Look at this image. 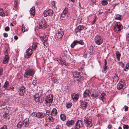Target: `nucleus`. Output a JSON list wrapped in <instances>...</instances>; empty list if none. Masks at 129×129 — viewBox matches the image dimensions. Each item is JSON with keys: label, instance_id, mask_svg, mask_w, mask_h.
<instances>
[{"label": "nucleus", "instance_id": "1", "mask_svg": "<svg viewBox=\"0 0 129 129\" xmlns=\"http://www.w3.org/2000/svg\"><path fill=\"white\" fill-rule=\"evenodd\" d=\"M72 57V55L70 54V55H68L64 54L62 55L61 57V60H59V61L58 60H57L56 61L58 62V63L59 64L61 65L63 64H65L67 66H68L69 65V64L68 63H66V62H71V61L72 59L71 58Z\"/></svg>", "mask_w": 129, "mask_h": 129}, {"label": "nucleus", "instance_id": "2", "mask_svg": "<svg viewBox=\"0 0 129 129\" xmlns=\"http://www.w3.org/2000/svg\"><path fill=\"white\" fill-rule=\"evenodd\" d=\"M34 74V71L33 69H26L24 75V77L27 78L30 76H33Z\"/></svg>", "mask_w": 129, "mask_h": 129}, {"label": "nucleus", "instance_id": "3", "mask_svg": "<svg viewBox=\"0 0 129 129\" xmlns=\"http://www.w3.org/2000/svg\"><path fill=\"white\" fill-rule=\"evenodd\" d=\"M113 27L115 31H120L123 28L122 25L119 22L115 23Z\"/></svg>", "mask_w": 129, "mask_h": 129}, {"label": "nucleus", "instance_id": "4", "mask_svg": "<svg viewBox=\"0 0 129 129\" xmlns=\"http://www.w3.org/2000/svg\"><path fill=\"white\" fill-rule=\"evenodd\" d=\"M53 100V96L52 94H49L47 96L45 99L46 104L47 106H49Z\"/></svg>", "mask_w": 129, "mask_h": 129}, {"label": "nucleus", "instance_id": "5", "mask_svg": "<svg viewBox=\"0 0 129 129\" xmlns=\"http://www.w3.org/2000/svg\"><path fill=\"white\" fill-rule=\"evenodd\" d=\"M46 21L44 20H41L38 23V27L40 29H43L46 27Z\"/></svg>", "mask_w": 129, "mask_h": 129}, {"label": "nucleus", "instance_id": "6", "mask_svg": "<svg viewBox=\"0 0 129 129\" xmlns=\"http://www.w3.org/2000/svg\"><path fill=\"white\" fill-rule=\"evenodd\" d=\"M63 34V30L60 29L56 33L55 37L56 40L59 39L62 37Z\"/></svg>", "mask_w": 129, "mask_h": 129}, {"label": "nucleus", "instance_id": "7", "mask_svg": "<svg viewBox=\"0 0 129 129\" xmlns=\"http://www.w3.org/2000/svg\"><path fill=\"white\" fill-rule=\"evenodd\" d=\"M84 121L86 126L88 128L91 127L92 126L93 124L91 119L84 117Z\"/></svg>", "mask_w": 129, "mask_h": 129}, {"label": "nucleus", "instance_id": "8", "mask_svg": "<svg viewBox=\"0 0 129 129\" xmlns=\"http://www.w3.org/2000/svg\"><path fill=\"white\" fill-rule=\"evenodd\" d=\"M95 42L98 45H100L103 42V39L101 36L99 35H97L94 38Z\"/></svg>", "mask_w": 129, "mask_h": 129}, {"label": "nucleus", "instance_id": "9", "mask_svg": "<svg viewBox=\"0 0 129 129\" xmlns=\"http://www.w3.org/2000/svg\"><path fill=\"white\" fill-rule=\"evenodd\" d=\"M43 14L45 17L47 16H51L53 14V11L51 9L46 10L44 11Z\"/></svg>", "mask_w": 129, "mask_h": 129}, {"label": "nucleus", "instance_id": "10", "mask_svg": "<svg viewBox=\"0 0 129 129\" xmlns=\"http://www.w3.org/2000/svg\"><path fill=\"white\" fill-rule=\"evenodd\" d=\"M34 100L36 102H38L40 103H43L44 100L43 97H41V98L39 97V94H36L34 96Z\"/></svg>", "mask_w": 129, "mask_h": 129}, {"label": "nucleus", "instance_id": "11", "mask_svg": "<svg viewBox=\"0 0 129 129\" xmlns=\"http://www.w3.org/2000/svg\"><path fill=\"white\" fill-rule=\"evenodd\" d=\"M99 94V92L97 90H93L91 93L90 96L93 99H97Z\"/></svg>", "mask_w": 129, "mask_h": 129}, {"label": "nucleus", "instance_id": "12", "mask_svg": "<svg viewBox=\"0 0 129 129\" xmlns=\"http://www.w3.org/2000/svg\"><path fill=\"white\" fill-rule=\"evenodd\" d=\"M39 36L42 41H44L43 43V45L45 46V44H46V41L47 40L46 35L43 33H40L39 34Z\"/></svg>", "mask_w": 129, "mask_h": 129}, {"label": "nucleus", "instance_id": "13", "mask_svg": "<svg viewBox=\"0 0 129 129\" xmlns=\"http://www.w3.org/2000/svg\"><path fill=\"white\" fill-rule=\"evenodd\" d=\"M33 50L31 49H27L24 53V56L26 58H29L33 53Z\"/></svg>", "mask_w": 129, "mask_h": 129}, {"label": "nucleus", "instance_id": "14", "mask_svg": "<svg viewBox=\"0 0 129 129\" xmlns=\"http://www.w3.org/2000/svg\"><path fill=\"white\" fill-rule=\"evenodd\" d=\"M84 42H83L82 40H80L79 41L76 40L74 41L71 45V47L72 48H74V46L78 44H80L81 45H83Z\"/></svg>", "mask_w": 129, "mask_h": 129}, {"label": "nucleus", "instance_id": "15", "mask_svg": "<svg viewBox=\"0 0 129 129\" xmlns=\"http://www.w3.org/2000/svg\"><path fill=\"white\" fill-rule=\"evenodd\" d=\"M68 13L67 11V9L65 8L63 10L62 13L61 15V17L67 18L68 17Z\"/></svg>", "mask_w": 129, "mask_h": 129}, {"label": "nucleus", "instance_id": "16", "mask_svg": "<svg viewBox=\"0 0 129 129\" xmlns=\"http://www.w3.org/2000/svg\"><path fill=\"white\" fill-rule=\"evenodd\" d=\"M91 92L90 90L86 89L83 93V96L84 98H87L89 97L90 98Z\"/></svg>", "mask_w": 129, "mask_h": 129}, {"label": "nucleus", "instance_id": "17", "mask_svg": "<svg viewBox=\"0 0 129 129\" xmlns=\"http://www.w3.org/2000/svg\"><path fill=\"white\" fill-rule=\"evenodd\" d=\"M83 124L82 122L80 120H78L75 124V127L79 129L82 127Z\"/></svg>", "mask_w": 129, "mask_h": 129}, {"label": "nucleus", "instance_id": "18", "mask_svg": "<svg viewBox=\"0 0 129 129\" xmlns=\"http://www.w3.org/2000/svg\"><path fill=\"white\" fill-rule=\"evenodd\" d=\"M72 98L74 101H76L78 99L79 94H75V93H72L71 94Z\"/></svg>", "mask_w": 129, "mask_h": 129}, {"label": "nucleus", "instance_id": "19", "mask_svg": "<svg viewBox=\"0 0 129 129\" xmlns=\"http://www.w3.org/2000/svg\"><path fill=\"white\" fill-rule=\"evenodd\" d=\"M7 50H6V55L3 61V63L5 64L7 63L9 60V56L7 55Z\"/></svg>", "mask_w": 129, "mask_h": 129}, {"label": "nucleus", "instance_id": "20", "mask_svg": "<svg viewBox=\"0 0 129 129\" xmlns=\"http://www.w3.org/2000/svg\"><path fill=\"white\" fill-rule=\"evenodd\" d=\"M87 106V103L84 101H82L81 102V104L80 105V107L82 109H86Z\"/></svg>", "mask_w": 129, "mask_h": 129}, {"label": "nucleus", "instance_id": "21", "mask_svg": "<svg viewBox=\"0 0 129 129\" xmlns=\"http://www.w3.org/2000/svg\"><path fill=\"white\" fill-rule=\"evenodd\" d=\"M45 120L47 122H50L54 121V119L51 116L48 115L46 117Z\"/></svg>", "mask_w": 129, "mask_h": 129}, {"label": "nucleus", "instance_id": "22", "mask_svg": "<svg viewBox=\"0 0 129 129\" xmlns=\"http://www.w3.org/2000/svg\"><path fill=\"white\" fill-rule=\"evenodd\" d=\"M25 88L23 86H22L21 88L19 89V94L21 96H23L25 92Z\"/></svg>", "mask_w": 129, "mask_h": 129}, {"label": "nucleus", "instance_id": "23", "mask_svg": "<svg viewBox=\"0 0 129 129\" xmlns=\"http://www.w3.org/2000/svg\"><path fill=\"white\" fill-rule=\"evenodd\" d=\"M84 27L83 25H79L75 29V32L76 33L79 32L82 30Z\"/></svg>", "mask_w": 129, "mask_h": 129}, {"label": "nucleus", "instance_id": "24", "mask_svg": "<svg viewBox=\"0 0 129 129\" xmlns=\"http://www.w3.org/2000/svg\"><path fill=\"white\" fill-rule=\"evenodd\" d=\"M36 116L37 118H43L45 117L46 115L44 113L40 112L37 113Z\"/></svg>", "mask_w": 129, "mask_h": 129}, {"label": "nucleus", "instance_id": "25", "mask_svg": "<svg viewBox=\"0 0 129 129\" xmlns=\"http://www.w3.org/2000/svg\"><path fill=\"white\" fill-rule=\"evenodd\" d=\"M74 121L73 120H69L67 121L66 124L68 126H71L74 125Z\"/></svg>", "mask_w": 129, "mask_h": 129}, {"label": "nucleus", "instance_id": "26", "mask_svg": "<svg viewBox=\"0 0 129 129\" xmlns=\"http://www.w3.org/2000/svg\"><path fill=\"white\" fill-rule=\"evenodd\" d=\"M22 122L23 123V124L24 125L25 127L27 126L29 123V119L26 118L23 121H22Z\"/></svg>", "mask_w": 129, "mask_h": 129}, {"label": "nucleus", "instance_id": "27", "mask_svg": "<svg viewBox=\"0 0 129 129\" xmlns=\"http://www.w3.org/2000/svg\"><path fill=\"white\" fill-rule=\"evenodd\" d=\"M106 96V94L103 92L100 95V97L99 98V99H101L102 101L104 102V100L105 99Z\"/></svg>", "mask_w": 129, "mask_h": 129}, {"label": "nucleus", "instance_id": "28", "mask_svg": "<svg viewBox=\"0 0 129 129\" xmlns=\"http://www.w3.org/2000/svg\"><path fill=\"white\" fill-rule=\"evenodd\" d=\"M57 114V111L56 109L55 108H53L51 111V115L53 116H55Z\"/></svg>", "mask_w": 129, "mask_h": 129}, {"label": "nucleus", "instance_id": "29", "mask_svg": "<svg viewBox=\"0 0 129 129\" xmlns=\"http://www.w3.org/2000/svg\"><path fill=\"white\" fill-rule=\"evenodd\" d=\"M35 7H33L30 9V13L34 16L35 15Z\"/></svg>", "mask_w": 129, "mask_h": 129}, {"label": "nucleus", "instance_id": "30", "mask_svg": "<svg viewBox=\"0 0 129 129\" xmlns=\"http://www.w3.org/2000/svg\"><path fill=\"white\" fill-rule=\"evenodd\" d=\"M122 18L121 15L118 14H117L115 15V20H121Z\"/></svg>", "mask_w": 129, "mask_h": 129}, {"label": "nucleus", "instance_id": "31", "mask_svg": "<svg viewBox=\"0 0 129 129\" xmlns=\"http://www.w3.org/2000/svg\"><path fill=\"white\" fill-rule=\"evenodd\" d=\"M80 72H75L73 73V76L75 77H78L80 75Z\"/></svg>", "mask_w": 129, "mask_h": 129}, {"label": "nucleus", "instance_id": "32", "mask_svg": "<svg viewBox=\"0 0 129 129\" xmlns=\"http://www.w3.org/2000/svg\"><path fill=\"white\" fill-rule=\"evenodd\" d=\"M22 31L23 33H24L26 31H27L28 30V29L26 28L25 29V28L24 26V25L23 24L22 26Z\"/></svg>", "mask_w": 129, "mask_h": 129}, {"label": "nucleus", "instance_id": "33", "mask_svg": "<svg viewBox=\"0 0 129 129\" xmlns=\"http://www.w3.org/2000/svg\"><path fill=\"white\" fill-rule=\"evenodd\" d=\"M9 83L8 81H6L3 86V87L5 89L7 88L9 86Z\"/></svg>", "mask_w": 129, "mask_h": 129}, {"label": "nucleus", "instance_id": "34", "mask_svg": "<svg viewBox=\"0 0 129 129\" xmlns=\"http://www.w3.org/2000/svg\"><path fill=\"white\" fill-rule=\"evenodd\" d=\"M116 54L117 58L119 60L120 59L121 56L119 52L118 51H116Z\"/></svg>", "mask_w": 129, "mask_h": 129}, {"label": "nucleus", "instance_id": "35", "mask_svg": "<svg viewBox=\"0 0 129 129\" xmlns=\"http://www.w3.org/2000/svg\"><path fill=\"white\" fill-rule=\"evenodd\" d=\"M60 117L61 120L63 121H64L66 119V116L64 114H61L60 115Z\"/></svg>", "mask_w": 129, "mask_h": 129}, {"label": "nucleus", "instance_id": "36", "mask_svg": "<svg viewBox=\"0 0 129 129\" xmlns=\"http://www.w3.org/2000/svg\"><path fill=\"white\" fill-rule=\"evenodd\" d=\"M123 87V85L120 83H118L117 85V88L118 90L122 89Z\"/></svg>", "mask_w": 129, "mask_h": 129}, {"label": "nucleus", "instance_id": "37", "mask_svg": "<svg viewBox=\"0 0 129 129\" xmlns=\"http://www.w3.org/2000/svg\"><path fill=\"white\" fill-rule=\"evenodd\" d=\"M23 123L22 122L20 121L17 125V127L20 128L23 125Z\"/></svg>", "mask_w": 129, "mask_h": 129}, {"label": "nucleus", "instance_id": "38", "mask_svg": "<svg viewBox=\"0 0 129 129\" xmlns=\"http://www.w3.org/2000/svg\"><path fill=\"white\" fill-rule=\"evenodd\" d=\"M4 117L6 119H9L10 118V116L8 114L5 113L3 115Z\"/></svg>", "mask_w": 129, "mask_h": 129}, {"label": "nucleus", "instance_id": "39", "mask_svg": "<svg viewBox=\"0 0 129 129\" xmlns=\"http://www.w3.org/2000/svg\"><path fill=\"white\" fill-rule=\"evenodd\" d=\"M5 14L3 12V10L1 9H0V15L2 16H3L5 15Z\"/></svg>", "mask_w": 129, "mask_h": 129}, {"label": "nucleus", "instance_id": "40", "mask_svg": "<svg viewBox=\"0 0 129 129\" xmlns=\"http://www.w3.org/2000/svg\"><path fill=\"white\" fill-rule=\"evenodd\" d=\"M107 62L106 60L105 61V64L103 66V68L104 69V70L105 71L107 69Z\"/></svg>", "mask_w": 129, "mask_h": 129}, {"label": "nucleus", "instance_id": "41", "mask_svg": "<svg viewBox=\"0 0 129 129\" xmlns=\"http://www.w3.org/2000/svg\"><path fill=\"white\" fill-rule=\"evenodd\" d=\"M118 80V77L116 74H115V76H114L113 78V80L114 81H115L116 82Z\"/></svg>", "mask_w": 129, "mask_h": 129}, {"label": "nucleus", "instance_id": "42", "mask_svg": "<svg viewBox=\"0 0 129 129\" xmlns=\"http://www.w3.org/2000/svg\"><path fill=\"white\" fill-rule=\"evenodd\" d=\"M102 3L103 5H106L108 4V2L107 1L105 0H103L102 1Z\"/></svg>", "mask_w": 129, "mask_h": 129}, {"label": "nucleus", "instance_id": "43", "mask_svg": "<svg viewBox=\"0 0 129 129\" xmlns=\"http://www.w3.org/2000/svg\"><path fill=\"white\" fill-rule=\"evenodd\" d=\"M72 104L71 103H68L66 106L68 108H70Z\"/></svg>", "mask_w": 129, "mask_h": 129}, {"label": "nucleus", "instance_id": "44", "mask_svg": "<svg viewBox=\"0 0 129 129\" xmlns=\"http://www.w3.org/2000/svg\"><path fill=\"white\" fill-rule=\"evenodd\" d=\"M52 6L54 7V8H56V7L55 6V1H53L52 3Z\"/></svg>", "mask_w": 129, "mask_h": 129}, {"label": "nucleus", "instance_id": "45", "mask_svg": "<svg viewBox=\"0 0 129 129\" xmlns=\"http://www.w3.org/2000/svg\"><path fill=\"white\" fill-rule=\"evenodd\" d=\"M83 77L81 76L80 77H79L76 80L78 81H80L83 79Z\"/></svg>", "mask_w": 129, "mask_h": 129}, {"label": "nucleus", "instance_id": "46", "mask_svg": "<svg viewBox=\"0 0 129 129\" xmlns=\"http://www.w3.org/2000/svg\"><path fill=\"white\" fill-rule=\"evenodd\" d=\"M128 67L129 66L128 65V66L127 67V64H126L125 68L124 69V70L126 72L128 70Z\"/></svg>", "mask_w": 129, "mask_h": 129}, {"label": "nucleus", "instance_id": "47", "mask_svg": "<svg viewBox=\"0 0 129 129\" xmlns=\"http://www.w3.org/2000/svg\"><path fill=\"white\" fill-rule=\"evenodd\" d=\"M3 70V68H0V76L2 75Z\"/></svg>", "mask_w": 129, "mask_h": 129}, {"label": "nucleus", "instance_id": "48", "mask_svg": "<svg viewBox=\"0 0 129 129\" xmlns=\"http://www.w3.org/2000/svg\"><path fill=\"white\" fill-rule=\"evenodd\" d=\"M37 113H33L31 115V116L33 117H37V116H36Z\"/></svg>", "mask_w": 129, "mask_h": 129}, {"label": "nucleus", "instance_id": "49", "mask_svg": "<svg viewBox=\"0 0 129 129\" xmlns=\"http://www.w3.org/2000/svg\"><path fill=\"white\" fill-rule=\"evenodd\" d=\"M14 7L15 8H16L18 5V2L16 1H15L14 2Z\"/></svg>", "mask_w": 129, "mask_h": 129}, {"label": "nucleus", "instance_id": "50", "mask_svg": "<svg viewBox=\"0 0 129 129\" xmlns=\"http://www.w3.org/2000/svg\"><path fill=\"white\" fill-rule=\"evenodd\" d=\"M129 127L128 125H124L123 126V128L124 129H127Z\"/></svg>", "mask_w": 129, "mask_h": 129}, {"label": "nucleus", "instance_id": "51", "mask_svg": "<svg viewBox=\"0 0 129 129\" xmlns=\"http://www.w3.org/2000/svg\"><path fill=\"white\" fill-rule=\"evenodd\" d=\"M10 29L9 27V26H7L5 28V30L6 31H8Z\"/></svg>", "mask_w": 129, "mask_h": 129}, {"label": "nucleus", "instance_id": "52", "mask_svg": "<svg viewBox=\"0 0 129 129\" xmlns=\"http://www.w3.org/2000/svg\"><path fill=\"white\" fill-rule=\"evenodd\" d=\"M119 65L122 67H124V64L122 62H119Z\"/></svg>", "mask_w": 129, "mask_h": 129}, {"label": "nucleus", "instance_id": "53", "mask_svg": "<svg viewBox=\"0 0 129 129\" xmlns=\"http://www.w3.org/2000/svg\"><path fill=\"white\" fill-rule=\"evenodd\" d=\"M7 127L6 125H4L3 127H1L0 129H7Z\"/></svg>", "mask_w": 129, "mask_h": 129}, {"label": "nucleus", "instance_id": "54", "mask_svg": "<svg viewBox=\"0 0 129 129\" xmlns=\"http://www.w3.org/2000/svg\"><path fill=\"white\" fill-rule=\"evenodd\" d=\"M46 113L47 115H49L50 112V110H46Z\"/></svg>", "mask_w": 129, "mask_h": 129}, {"label": "nucleus", "instance_id": "55", "mask_svg": "<svg viewBox=\"0 0 129 129\" xmlns=\"http://www.w3.org/2000/svg\"><path fill=\"white\" fill-rule=\"evenodd\" d=\"M124 107V111H127L128 109V107L126 106L125 105Z\"/></svg>", "mask_w": 129, "mask_h": 129}, {"label": "nucleus", "instance_id": "56", "mask_svg": "<svg viewBox=\"0 0 129 129\" xmlns=\"http://www.w3.org/2000/svg\"><path fill=\"white\" fill-rule=\"evenodd\" d=\"M3 35L4 37H7L8 36V34L6 33H4Z\"/></svg>", "mask_w": 129, "mask_h": 129}, {"label": "nucleus", "instance_id": "57", "mask_svg": "<svg viewBox=\"0 0 129 129\" xmlns=\"http://www.w3.org/2000/svg\"><path fill=\"white\" fill-rule=\"evenodd\" d=\"M96 16H95V19H94V20L92 21V24L94 23L96 21Z\"/></svg>", "mask_w": 129, "mask_h": 129}, {"label": "nucleus", "instance_id": "58", "mask_svg": "<svg viewBox=\"0 0 129 129\" xmlns=\"http://www.w3.org/2000/svg\"><path fill=\"white\" fill-rule=\"evenodd\" d=\"M37 45L36 44H34L32 46L33 48H36L37 47Z\"/></svg>", "mask_w": 129, "mask_h": 129}, {"label": "nucleus", "instance_id": "59", "mask_svg": "<svg viewBox=\"0 0 129 129\" xmlns=\"http://www.w3.org/2000/svg\"><path fill=\"white\" fill-rule=\"evenodd\" d=\"M112 125L111 124H109L108 126V129H111L112 128Z\"/></svg>", "mask_w": 129, "mask_h": 129}, {"label": "nucleus", "instance_id": "60", "mask_svg": "<svg viewBox=\"0 0 129 129\" xmlns=\"http://www.w3.org/2000/svg\"><path fill=\"white\" fill-rule=\"evenodd\" d=\"M14 38L15 40H16L18 39V38L17 36H15L14 37Z\"/></svg>", "mask_w": 129, "mask_h": 129}, {"label": "nucleus", "instance_id": "61", "mask_svg": "<svg viewBox=\"0 0 129 129\" xmlns=\"http://www.w3.org/2000/svg\"><path fill=\"white\" fill-rule=\"evenodd\" d=\"M14 89V87H13L12 86L10 88L9 90H13Z\"/></svg>", "mask_w": 129, "mask_h": 129}, {"label": "nucleus", "instance_id": "62", "mask_svg": "<svg viewBox=\"0 0 129 129\" xmlns=\"http://www.w3.org/2000/svg\"><path fill=\"white\" fill-rule=\"evenodd\" d=\"M6 105V102H4L3 103V104H2L1 105V106H5Z\"/></svg>", "mask_w": 129, "mask_h": 129}, {"label": "nucleus", "instance_id": "63", "mask_svg": "<svg viewBox=\"0 0 129 129\" xmlns=\"http://www.w3.org/2000/svg\"><path fill=\"white\" fill-rule=\"evenodd\" d=\"M126 40L127 41H128V43H129V38L126 37Z\"/></svg>", "mask_w": 129, "mask_h": 129}, {"label": "nucleus", "instance_id": "64", "mask_svg": "<svg viewBox=\"0 0 129 129\" xmlns=\"http://www.w3.org/2000/svg\"><path fill=\"white\" fill-rule=\"evenodd\" d=\"M103 13V12H99V15H100L102 13Z\"/></svg>", "mask_w": 129, "mask_h": 129}]
</instances>
